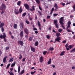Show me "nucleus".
<instances>
[{
    "mask_svg": "<svg viewBox=\"0 0 75 75\" xmlns=\"http://www.w3.org/2000/svg\"><path fill=\"white\" fill-rule=\"evenodd\" d=\"M6 35L5 33H3V35H0V38L1 39H2V38H3L5 42H6Z\"/></svg>",
    "mask_w": 75,
    "mask_h": 75,
    "instance_id": "f257e3e1",
    "label": "nucleus"
},
{
    "mask_svg": "<svg viewBox=\"0 0 75 75\" xmlns=\"http://www.w3.org/2000/svg\"><path fill=\"white\" fill-rule=\"evenodd\" d=\"M6 8V5L4 4H2V5H1V6H0V10H5Z\"/></svg>",
    "mask_w": 75,
    "mask_h": 75,
    "instance_id": "f03ea898",
    "label": "nucleus"
},
{
    "mask_svg": "<svg viewBox=\"0 0 75 75\" xmlns=\"http://www.w3.org/2000/svg\"><path fill=\"white\" fill-rule=\"evenodd\" d=\"M64 17H62L60 18L59 19V23H60L61 25H63L64 24V23L63 22L64 21Z\"/></svg>",
    "mask_w": 75,
    "mask_h": 75,
    "instance_id": "7ed1b4c3",
    "label": "nucleus"
},
{
    "mask_svg": "<svg viewBox=\"0 0 75 75\" xmlns=\"http://www.w3.org/2000/svg\"><path fill=\"white\" fill-rule=\"evenodd\" d=\"M57 20H54V24L55 25L56 28L57 29L59 28V24H57Z\"/></svg>",
    "mask_w": 75,
    "mask_h": 75,
    "instance_id": "20e7f679",
    "label": "nucleus"
},
{
    "mask_svg": "<svg viewBox=\"0 0 75 75\" xmlns=\"http://www.w3.org/2000/svg\"><path fill=\"white\" fill-rule=\"evenodd\" d=\"M53 32L54 33H56V36H57V37H59L61 35L60 33H57V32L55 31V30H53Z\"/></svg>",
    "mask_w": 75,
    "mask_h": 75,
    "instance_id": "39448f33",
    "label": "nucleus"
},
{
    "mask_svg": "<svg viewBox=\"0 0 75 75\" xmlns=\"http://www.w3.org/2000/svg\"><path fill=\"white\" fill-rule=\"evenodd\" d=\"M24 6L26 8V9L29 10V6L27 4H24Z\"/></svg>",
    "mask_w": 75,
    "mask_h": 75,
    "instance_id": "423d86ee",
    "label": "nucleus"
},
{
    "mask_svg": "<svg viewBox=\"0 0 75 75\" xmlns=\"http://www.w3.org/2000/svg\"><path fill=\"white\" fill-rule=\"evenodd\" d=\"M24 32H25L27 35H28V34H29V31L28 30V29L27 28H25L24 29Z\"/></svg>",
    "mask_w": 75,
    "mask_h": 75,
    "instance_id": "0eeeda50",
    "label": "nucleus"
},
{
    "mask_svg": "<svg viewBox=\"0 0 75 75\" xmlns=\"http://www.w3.org/2000/svg\"><path fill=\"white\" fill-rule=\"evenodd\" d=\"M54 7L55 8V9H54V11H57V10L58 8V6H57V4L56 3H55V4H54Z\"/></svg>",
    "mask_w": 75,
    "mask_h": 75,
    "instance_id": "6e6552de",
    "label": "nucleus"
},
{
    "mask_svg": "<svg viewBox=\"0 0 75 75\" xmlns=\"http://www.w3.org/2000/svg\"><path fill=\"white\" fill-rule=\"evenodd\" d=\"M18 44L21 45V46H23V42L22 41L19 40L18 41Z\"/></svg>",
    "mask_w": 75,
    "mask_h": 75,
    "instance_id": "1a4fd4ad",
    "label": "nucleus"
},
{
    "mask_svg": "<svg viewBox=\"0 0 75 75\" xmlns=\"http://www.w3.org/2000/svg\"><path fill=\"white\" fill-rule=\"evenodd\" d=\"M20 35L21 38H23V36H24V33L23 31H21L20 33Z\"/></svg>",
    "mask_w": 75,
    "mask_h": 75,
    "instance_id": "9d476101",
    "label": "nucleus"
},
{
    "mask_svg": "<svg viewBox=\"0 0 75 75\" xmlns=\"http://www.w3.org/2000/svg\"><path fill=\"white\" fill-rule=\"evenodd\" d=\"M30 11L31 12H33V11H35V6H32V9L30 8Z\"/></svg>",
    "mask_w": 75,
    "mask_h": 75,
    "instance_id": "9b49d317",
    "label": "nucleus"
},
{
    "mask_svg": "<svg viewBox=\"0 0 75 75\" xmlns=\"http://www.w3.org/2000/svg\"><path fill=\"white\" fill-rule=\"evenodd\" d=\"M7 58V56H6L3 59V62L5 63L6 62V58Z\"/></svg>",
    "mask_w": 75,
    "mask_h": 75,
    "instance_id": "f8f14e48",
    "label": "nucleus"
},
{
    "mask_svg": "<svg viewBox=\"0 0 75 75\" xmlns=\"http://www.w3.org/2000/svg\"><path fill=\"white\" fill-rule=\"evenodd\" d=\"M38 25L39 28V30H41V28H40L41 24L40 23V21H38Z\"/></svg>",
    "mask_w": 75,
    "mask_h": 75,
    "instance_id": "ddd939ff",
    "label": "nucleus"
},
{
    "mask_svg": "<svg viewBox=\"0 0 75 75\" xmlns=\"http://www.w3.org/2000/svg\"><path fill=\"white\" fill-rule=\"evenodd\" d=\"M59 38H60V37H59V38H57L55 40L59 42H60L59 40H60V39Z\"/></svg>",
    "mask_w": 75,
    "mask_h": 75,
    "instance_id": "4468645a",
    "label": "nucleus"
},
{
    "mask_svg": "<svg viewBox=\"0 0 75 75\" xmlns=\"http://www.w3.org/2000/svg\"><path fill=\"white\" fill-rule=\"evenodd\" d=\"M19 13L18 10L17 9H15V11H14V13L16 15L18 14Z\"/></svg>",
    "mask_w": 75,
    "mask_h": 75,
    "instance_id": "2eb2a0df",
    "label": "nucleus"
},
{
    "mask_svg": "<svg viewBox=\"0 0 75 75\" xmlns=\"http://www.w3.org/2000/svg\"><path fill=\"white\" fill-rule=\"evenodd\" d=\"M30 49L33 52H35V48L33 47H32L31 46H30Z\"/></svg>",
    "mask_w": 75,
    "mask_h": 75,
    "instance_id": "dca6fc26",
    "label": "nucleus"
},
{
    "mask_svg": "<svg viewBox=\"0 0 75 75\" xmlns=\"http://www.w3.org/2000/svg\"><path fill=\"white\" fill-rule=\"evenodd\" d=\"M43 58L42 57H41L39 59V61L41 63L42 62H43Z\"/></svg>",
    "mask_w": 75,
    "mask_h": 75,
    "instance_id": "f3484780",
    "label": "nucleus"
},
{
    "mask_svg": "<svg viewBox=\"0 0 75 75\" xmlns=\"http://www.w3.org/2000/svg\"><path fill=\"white\" fill-rule=\"evenodd\" d=\"M4 24L3 23H1L0 24V28L3 27L4 26Z\"/></svg>",
    "mask_w": 75,
    "mask_h": 75,
    "instance_id": "a211bd4d",
    "label": "nucleus"
},
{
    "mask_svg": "<svg viewBox=\"0 0 75 75\" xmlns=\"http://www.w3.org/2000/svg\"><path fill=\"white\" fill-rule=\"evenodd\" d=\"M54 50V48L53 47H50L49 49L48 50V51H50V50L51 51H53Z\"/></svg>",
    "mask_w": 75,
    "mask_h": 75,
    "instance_id": "6ab92c4d",
    "label": "nucleus"
},
{
    "mask_svg": "<svg viewBox=\"0 0 75 75\" xmlns=\"http://www.w3.org/2000/svg\"><path fill=\"white\" fill-rule=\"evenodd\" d=\"M74 45H69L68 47L70 48V49H71L73 48V47H74Z\"/></svg>",
    "mask_w": 75,
    "mask_h": 75,
    "instance_id": "aec40b11",
    "label": "nucleus"
},
{
    "mask_svg": "<svg viewBox=\"0 0 75 75\" xmlns=\"http://www.w3.org/2000/svg\"><path fill=\"white\" fill-rule=\"evenodd\" d=\"M54 8L53 7L52 8L51 10V12L50 13V14L52 15V14L53 13V11H54Z\"/></svg>",
    "mask_w": 75,
    "mask_h": 75,
    "instance_id": "412c9836",
    "label": "nucleus"
},
{
    "mask_svg": "<svg viewBox=\"0 0 75 75\" xmlns=\"http://www.w3.org/2000/svg\"><path fill=\"white\" fill-rule=\"evenodd\" d=\"M65 53V52L64 51L62 52H61V54H60V56H64V54Z\"/></svg>",
    "mask_w": 75,
    "mask_h": 75,
    "instance_id": "4be33fe9",
    "label": "nucleus"
},
{
    "mask_svg": "<svg viewBox=\"0 0 75 75\" xmlns=\"http://www.w3.org/2000/svg\"><path fill=\"white\" fill-rule=\"evenodd\" d=\"M51 59H50L49 60V61H48L47 62L48 64H51Z\"/></svg>",
    "mask_w": 75,
    "mask_h": 75,
    "instance_id": "5701e85b",
    "label": "nucleus"
},
{
    "mask_svg": "<svg viewBox=\"0 0 75 75\" xmlns=\"http://www.w3.org/2000/svg\"><path fill=\"white\" fill-rule=\"evenodd\" d=\"M23 11V10L22 9V8L21 7L20 8L19 11L20 13H21Z\"/></svg>",
    "mask_w": 75,
    "mask_h": 75,
    "instance_id": "b1692460",
    "label": "nucleus"
},
{
    "mask_svg": "<svg viewBox=\"0 0 75 75\" xmlns=\"http://www.w3.org/2000/svg\"><path fill=\"white\" fill-rule=\"evenodd\" d=\"M20 25H21L22 28H24V27H23V26H24V24H23V23H20Z\"/></svg>",
    "mask_w": 75,
    "mask_h": 75,
    "instance_id": "393cba45",
    "label": "nucleus"
},
{
    "mask_svg": "<svg viewBox=\"0 0 75 75\" xmlns=\"http://www.w3.org/2000/svg\"><path fill=\"white\" fill-rule=\"evenodd\" d=\"M36 3L38 4H40V0H35Z\"/></svg>",
    "mask_w": 75,
    "mask_h": 75,
    "instance_id": "a878e982",
    "label": "nucleus"
},
{
    "mask_svg": "<svg viewBox=\"0 0 75 75\" xmlns=\"http://www.w3.org/2000/svg\"><path fill=\"white\" fill-rule=\"evenodd\" d=\"M38 45V42L36 41L35 42V46H37Z\"/></svg>",
    "mask_w": 75,
    "mask_h": 75,
    "instance_id": "bb28decb",
    "label": "nucleus"
},
{
    "mask_svg": "<svg viewBox=\"0 0 75 75\" xmlns=\"http://www.w3.org/2000/svg\"><path fill=\"white\" fill-rule=\"evenodd\" d=\"M17 5H18V6H20V5L21 4V1H18V2L17 3Z\"/></svg>",
    "mask_w": 75,
    "mask_h": 75,
    "instance_id": "cd10ccee",
    "label": "nucleus"
},
{
    "mask_svg": "<svg viewBox=\"0 0 75 75\" xmlns=\"http://www.w3.org/2000/svg\"><path fill=\"white\" fill-rule=\"evenodd\" d=\"M24 73V70H23L22 71H21V73H19L20 75L23 74Z\"/></svg>",
    "mask_w": 75,
    "mask_h": 75,
    "instance_id": "c85d7f7f",
    "label": "nucleus"
},
{
    "mask_svg": "<svg viewBox=\"0 0 75 75\" xmlns=\"http://www.w3.org/2000/svg\"><path fill=\"white\" fill-rule=\"evenodd\" d=\"M13 57H11V59H9V62H12L13 61Z\"/></svg>",
    "mask_w": 75,
    "mask_h": 75,
    "instance_id": "c756f323",
    "label": "nucleus"
},
{
    "mask_svg": "<svg viewBox=\"0 0 75 75\" xmlns=\"http://www.w3.org/2000/svg\"><path fill=\"white\" fill-rule=\"evenodd\" d=\"M16 65V62H14V63H12L11 64V67H13L14 65Z\"/></svg>",
    "mask_w": 75,
    "mask_h": 75,
    "instance_id": "7c9ffc66",
    "label": "nucleus"
},
{
    "mask_svg": "<svg viewBox=\"0 0 75 75\" xmlns=\"http://www.w3.org/2000/svg\"><path fill=\"white\" fill-rule=\"evenodd\" d=\"M17 24H14V26H13L14 28L16 29L17 28Z\"/></svg>",
    "mask_w": 75,
    "mask_h": 75,
    "instance_id": "2f4dec72",
    "label": "nucleus"
},
{
    "mask_svg": "<svg viewBox=\"0 0 75 75\" xmlns=\"http://www.w3.org/2000/svg\"><path fill=\"white\" fill-rule=\"evenodd\" d=\"M1 31H2V33H3L5 31V30H4V27H1Z\"/></svg>",
    "mask_w": 75,
    "mask_h": 75,
    "instance_id": "473e14b6",
    "label": "nucleus"
},
{
    "mask_svg": "<svg viewBox=\"0 0 75 75\" xmlns=\"http://www.w3.org/2000/svg\"><path fill=\"white\" fill-rule=\"evenodd\" d=\"M20 57H19V59H21L22 58V56L21 54H20L19 55Z\"/></svg>",
    "mask_w": 75,
    "mask_h": 75,
    "instance_id": "72a5a7b5",
    "label": "nucleus"
},
{
    "mask_svg": "<svg viewBox=\"0 0 75 75\" xmlns=\"http://www.w3.org/2000/svg\"><path fill=\"white\" fill-rule=\"evenodd\" d=\"M62 29H59V30H58V32H59V33H62Z\"/></svg>",
    "mask_w": 75,
    "mask_h": 75,
    "instance_id": "f704fd0d",
    "label": "nucleus"
},
{
    "mask_svg": "<svg viewBox=\"0 0 75 75\" xmlns=\"http://www.w3.org/2000/svg\"><path fill=\"white\" fill-rule=\"evenodd\" d=\"M46 38H47L48 39H50V35H47Z\"/></svg>",
    "mask_w": 75,
    "mask_h": 75,
    "instance_id": "c9c22d12",
    "label": "nucleus"
},
{
    "mask_svg": "<svg viewBox=\"0 0 75 75\" xmlns=\"http://www.w3.org/2000/svg\"><path fill=\"white\" fill-rule=\"evenodd\" d=\"M38 12L39 14H40V16H42V13L41 12L38 11Z\"/></svg>",
    "mask_w": 75,
    "mask_h": 75,
    "instance_id": "e433bc0d",
    "label": "nucleus"
},
{
    "mask_svg": "<svg viewBox=\"0 0 75 75\" xmlns=\"http://www.w3.org/2000/svg\"><path fill=\"white\" fill-rule=\"evenodd\" d=\"M11 63H9L8 64V65H7V66L6 67V68H8L9 67V66L11 65Z\"/></svg>",
    "mask_w": 75,
    "mask_h": 75,
    "instance_id": "4c0bfd02",
    "label": "nucleus"
},
{
    "mask_svg": "<svg viewBox=\"0 0 75 75\" xmlns=\"http://www.w3.org/2000/svg\"><path fill=\"white\" fill-rule=\"evenodd\" d=\"M75 52V50H71V51H70V53H74V52Z\"/></svg>",
    "mask_w": 75,
    "mask_h": 75,
    "instance_id": "58836bf2",
    "label": "nucleus"
},
{
    "mask_svg": "<svg viewBox=\"0 0 75 75\" xmlns=\"http://www.w3.org/2000/svg\"><path fill=\"white\" fill-rule=\"evenodd\" d=\"M33 40V38H32V37H30L29 38V40L31 41Z\"/></svg>",
    "mask_w": 75,
    "mask_h": 75,
    "instance_id": "ea45409f",
    "label": "nucleus"
},
{
    "mask_svg": "<svg viewBox=\"0 0 75 75\" xmlns=\"http://www.w3.org/2000/svg\"><path fill=\"white\" fill-rule=\"evenodd\" d=\"M20 66L18 67V73H19L20 71Z\"/></svg>",
    "mask_w": 75,
    "mask_h": 75,
    "instance_id": "a19ab883",
    "label": "nucleus"
},
{
    "mask_svg": "<svg viewBox=\"0 0 75 75\" xmlns=\"http://www.w3.org/2000/svg\"><path fill=\"white\" fill-rule=\"evenodd\" d=\"M26 13H23V14H22V17L23 16H26Z\"/></svg>",
    "mask_w": 75,
    "mask_h": 75,
    "instance_id": "79ce46f5",
    "label": "nucleus"
},
{
    "mask_svg": "<svg viewBox=\"0 0 75 75\" xmlns=\"http://www.w3.org/2000/svg\"><path fill=\"white\" fill-rule=\"evenodd\" d=\"M35 71L34 72H30V74L32 75H33V74H35Z\"/></svg>",
    "mask_w": 75,
    "mask_h": 75,
    "instance_id": "37998d69",
    "label": "nucleus"
},
{
    "mask_svg": "<svg viewBox=\"0 0 75 75\" xmlns=\"http://www.w3.org/2000/svg\"><path fill=\"white\" fill-rule=\"evenodd\" d=\"M71 24V23L70 21H68L67 23V25H70Z\"/></svg>",
    "mask_w": 75,
    "mask_h": 75,
    "instance_id": "c03bdc74",
    "label": "nucleus"
},
{
    "mask_svg": "<svg viewBox=\"0 0 75 75\" xmlns=\"http://www.w3.org/2000/svg\"><path fill=\"white\" fill-rule=\"evenodd\" d=\"M46 53H47V51H44L43 52V54L44 55H46Z\"/></svg>",
    "mask_w": 75,
    "mask_h": 75,
    "instance_id": "a18cd8bd",
    "label": "nucleus"
},
{
    "mask_svg": "<svg viewBox=\"0 0 75 75\" xmlns=\"http://www.w3.org/2000/svg\"><path fill=\"white\" fill-rule=\"evenodd\" d=\"M9 49V47H6V50H8Z\"/></svg>",
    "mask_w": 75,
    "mask_h": 75,
    "instance_id": "49530a36",
    "label": "nucleus"
},
{
    "mask_svg": "<svg viewBox=\"0 0 75 75\" xmlns=\"http://www.w3.org/2000/svg\"><path fill=\"white\" fill-rule=\"evenodd\" d=\"M70 25H68L67 27V28H66V29H67L69 28L70 27Z\"/></svg>",
    "mask_w": 75,
    "mask_h": 75,
    "instance_id": "de8ad7c7",
    "label": "nucleus"
},
{
    "mask_svg": "<svg viewBox=\"0 0 75 75\" xmlns=\"http://www.w3.org/2000/svg\"><path fill=\"white\" fill-rule=\"evenodd\" d=\"M50 18V16H47V19H49Z\"/></svg>",
    "mask_w": 75,
    "mask_h": 75,
    "instance_id": "09e8293b",
    "label": "nucleus"
},
{
    "mask_svg": "<svg viewBox=\"0 0 75 75\" xmlns=\"http://www.w3.org/2000/svg\"><path fill=\"white\" fill-rule=\"evenodd\" d=\"M66 42H67V41L64 40V41H62V43H66Z\"/></svg>",
    "mask_w": 75,
    "mask_h": 75,
    "instance_id": "8fccbe9b",
    "label": "nucleus"
},
{
    "mask_svg": "<svg viewBox=\"0 0 75 75\" xmlns=\"http://www.w3.org/2000/svg\"><path fill=\"white\" fill-rule=\"evenodd\" d=\"M26 23L27 24H29L30 23L29 21H26Z\"/></svg>",
    "mask_w": 75,
    "mask_h": 75,
    "instance_id": "3c124183",
    "label": "nucleus"
},
{
    "mask_svg": "<svg viewBox=\"0 0 75 75\" xmlns=\"http://www.w3.org/2000/svg\"><path fill=\"white\" fill-rule=\"evenodd\" d=\"M67 30V31L68 32H71V31L69 29H66Z\"/></svg>",
    "mask_w": 75,
    "mask_h": 75,
    "instance_id": "603ef678",
    "label": "nucleus"
},
{
    "mask_svg": "<svg viewBox=\"0 0 75 75\" xmlns=\"http://www.w3.org/2000/svg\"><path fill=\"white\" fill-rule=\"evenodd\" d=\"M11 73H10L9 74L10 75H14L13 73V72L11 71Z\"/></svg>",
    "mask_w": 75,
    "mask_h": 75,
    "instance_id": "864d4df0",
    "label": "nucleus"
},
{
    "mask_svg": "<svg viewBox=\"0 0 75 75\" xmlns=\"http://www.w3.org/2000/svg\"><path fill=\"white\" fill-rule=\"evenodd\" d=\"M2 12H1V14H3L4 13V11L3 10H2Z\"/></svg>",
    "mask_w": 75,
    "mask_h": 75,
    "instance_id": "5fc2aeb1",
    "label": "nucleus"
},
{
    "mask_svg": "<svg viewBox=\"0 0 75 75\" xmlns=\"http://www.w3.org/2000/svg\"><path fill=\"white\" fill-rule=\"evenodd\" d=\"M33 30L35 31V30H38V29H37L36 28H33Z\"/></svg>",
    "mask_w": 75,
    "mask_h": 75,
    "instance_id": "6e6d98bb",
    "label": "nucleus"
},
{
    "mask_svg": "<svg viewBox=\"0 0 75 75\" xmlns=\"http://www.w3.org/2000/svg\"><path fill=\"white\" fill-rule=\"evenodd\" d=\"M62 28H63V29H64V30L65 29V27H64V25H62Z\"/></svg>",
    "mask_w": 75,
    "mask_h": 75,
    "instance_id": "4d7b16f0",
    "label": "nucleus"
},
{
    "mask_svg": "<svg viewBox=\"0 0 75 75\" xmlns=\"http://www.w3.org/2000/svg\"><path fill=\"white\" fill-rule=\"evenodd\" d=\"M58 15V14H54V16H57Z\"/></svg>",
    "mask_w": 75,
    "mask_h": 75,
    "instance_id": "13d9d810",
    "label": "nucleus"
},
{
    "mask_svg": "<svg viewBox=\"0 0 75 75\" xmlns=\"http://www.w3.org/2000/svg\"><path fill=\"white\" fill-rule=\"evenodd\" d=\"M25 60H26V58H23V59H22V61L23 62H24L25 61Z\"/></svg>",
    "mask_w": 75,
    "mask_h": 75,
    "instance_id": "bf43d9fd",
    "label": "nucleus"
},
{
    "mask_svg": "<svg viewBox=\"0 0 75 75\" xmlns=\"http://www.w3.org/2000/svg\"><path fill=\"white\" fill-rule=\"evenodd\" d=\"M39 9L40 10H42V8H41L40 6H39Z\"/></svg>",
    "mask_w": 75,
    "mask_h": 75,
    "instance_id": "052dcab7",
    "label": "nucleus"
},
{
    "mask_svg": "<svg viewBox=\"0 0 75 75\" xmlns=\"http://www.w3.org/2000/svg\"><path fill=\"white\" fill-rule=\"evenodd\" d=\"M72 69H75V66H73L72 67Z\"/></svg>",
    "mask_w": 75,
    "mask_h": 75,
    "instance_id": "680f3d73",
    "label": "nucleus"
},
{
    "mask_svg": "<svg viewBox=\"0 0 75 75\" xmlns=\"http://www.w3.org/2000/svg\"><path fill=\"white\" fill-rule=\"evenodd\" d=\"M72 7H73V8L74 9H75V4L73 6H72Z\"/></svg>",
    "mask_w": 75,
    "mask_h": 75,
    "instance_id": "e2e57ef3",
    "label": "nucleus"
},
{
    "mask_svg": "<svg viewBox=\"0 0 75 75\" xmlns=\"http://www.w3.org/2000/svg\"><path fill=\"white\" fill-rule=\"evenodd\" d=\"M68 46V43L66 44V45H65V47L67 48Z\"/></svg>",
    "mask_w": 75,
    "mask_h": 75,
    "instance_id": "0e129e2a",
    "label": "nucleus"
},
{
    "mask_svg": "<svg viewBox=\"0 0 75 75\" xmlns=\"http://www.w3.org/2000/svg\"><path fill=\"white\" fill-rule=\"evenodd\" d=\"M10 71H11H11H13V68H11L10 69Z\"/></svg>",
    "mask_w": 75,
    "mask_h": 75,
    "instance_id": "69168bd1",
    "label": "nucleus"
},
{
    "mask_svg": "<svg viewBox=\"0 0 75 75\" xmlns=\"http://www.w3.org/2000/svg\"><path fill=\"white\" fill-rule=\"evenodd\" d=\"M11 38H12V39H13L14 38L13 36H12V35H11Z\"/></svg>",
    "mask_w": 75,
    "mask_h": 75,
    "instance_id": "338daca9",
    "label": "nucleus"
},
{
    "mask_svg": "<svg viewBox=\"0 0 75 75\" xmlns=\"http://www.w3.org/2000/svg\"><path fill=\"white\" fill-rule=\"evenodd\" d=\"M35 34H37L38 33V31H35Z\"/></svg>",
    "mask_w": 75,
    "mask_h": 75,
    "instance_id": "774afa93",
    "label": "nucleus"
}]
</instances>
